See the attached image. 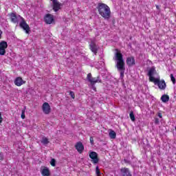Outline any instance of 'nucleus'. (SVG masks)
Listing matches in <instances>:
<instances>
[{
  "label": "nucleus",
  "mask_w": 176,
  "mask_h": 176,
  "mask_svg": "<svg viewBox=\"0 0 176 176\" xmlns=\"http://www.w3.org/2000/svg\"><path fill=\"white\" fill-rule=\"evenodd\" d=\"M115 56L113 57L114 61H116V68H117L118 72L120 74V79L124 78V71H126V63H124V59H123V54L122 52L116 50Z\"/></svg>",
  "instance_id": "f257e3e1"
},
{
  "label": "nucleus",
  "mask_w": 176,
  "mask_h": 176,
  "mask_svg": "<svg viewBox=\"0 0 176 176\" xmlns=\"http://www.w3.org/2000/svg\"><path fill=\"white\" fill-rule=\"evenodd\" d=\"M99 14H100L105 20H109L111 19V8L102 3H99L96 7Z\"/></svg>",
  "instance_id": "f03ea898"
},
{
  "label": "nucleus",
  "mask_w": 176,
  "mask_h": 176,
  "mask_svg": "<svg viewBox=\"0 0 176 176\" xmlns=\"http://www.w3.org/2000/svg\"><path fill=\"white\" fill-rule=\"evenodd\" d=\"M8 16L10 19V21L12 23H14V24H16V25H19L21 27V28H23V17L20 15L16 14V13H10L8 14Z\"/></svg>",
  "instance_id": "7ed1b4c3"
},
{
  "label": "nucleus",
  "mask_w": 176,
  "mask_h": 176,
  "mask_svg": "<svg viewBox=\"0 0 176 176\" xmlns=\"http://www.w3.org/2000/svg\"><path fill=\"white\" fill-rule=\"evenodd\" d=\"M87 79L91 84L93 90H96V86H94L96 83H102V80L100 79V76H98L97 78H93V76H91V73L87 74Z\"/></svg>",
  "instance_id": "20e7f679"
},
{
  "label": "nucleus",
  "mask_w": 176,
  "mask_h": 176,
  "mask_svg": "<svg viewBox=\"0 0 176 176\" xmlns=\"http://www.w3.org/2000/svg\"><path fill=\"white\" fill-rule=\"evenodd\" d=\"M153 82L155 85H157L160 90H166V87H167V85H166V81H164V80H160V78L158 77L155 80V81H153Z\"/></svg>",
  "instance_id": "39448f33"
},
{
  "label": "nucleus",
  "mask_w": 176,
  "mask_h": 176,
  "mask_svg": "<svg viewBox=\"0 0 176 176\" xmlns=\"http://www.w3.org/2000/svg\"><path fill=\"white\" fill-rule=\"evenodd\" d=\"M155 74H156V67H155V66H153L150 68L147 74L148 76L149 77L150 82H155L156 78L153 77V75H155Z\"/></svg>",
  "instance_id": "423d86ee"
},
{
  "label": "nucleus",
  "mask_w": 176,
  "mask_h": 176,
  "mask_svg": "<svg viewBox=\"0 0 176 176\" xmlns=\"http://www.w3.org/2000/svg\"><path fill=\"white\" fill-rule=\"evenodd\" d=\"M89 157L94 164H97V163L100 162V159H98V153H96V151H91L89 153Z\"/></svg>",
  "instance_id": "0eeeda50"
},
{
  "label": "nucleus",
  "mask_w": 176,
  "mask_h": 176,
  "mask_svg": "<svg viewBox=\"0 0 176 176\" xmlns=\"http://www.w3.org/2000/svg\"><path fill=\"white\" fill-rule=\"evenodd\" d=\"M52 2V9L54 12H57L61 9V7L63 6V3L58 2V0H50Z\"/></svg>",
  "instance_id": "6e6552de"
},
{
  "label": "nucleus",
  "mask_w": 176,
  "mask_h": 176,
  "mask_svg": "<svg viewBox=\"0 0 176 176\" xmlns=\"http://www.w3.org/2000/svg\"><path fill=\"white\" fill-rule=\"evenodd\" d=\"M89 49L95 54V56H97V53L98 52V45L96 44V42L94 41H91V43L89 44Z\"/></svg>",
  "instance_id": "1a4fd4ad"
},
{
  "label": "nucleus",
  "mask_w": 176,
  "mask_h": 176,
  "mask_svg": "<svg viewBox=\"0 0 176 176\" xmlns=\"http://www.w3.org/2000/svg\"><path fill=\"white\" fill-rule=\"evenodd\" d=\"M7 48H8V43H6V41H1L0 43V55L1 56H5Z\"/></svg>",
  "instance_id": "9d476101"
},
{
  "label": "nucleus",
  "mask_w": 176,
  "mask_h": 176,
  "mask_svg": "<svg viewBox=\"0 0 176 176\" xmlns=\"http://www.w3.org/2000/svg\"><path fill=\"white\" fill-rule=\"evenodd\" d=\"M43 112L45 115H49L52 109L50 108V104H49L47 102H44L42 106Z\"/></svg>",
  "instance_id": "9b49d317"
},
{
  "label": "nucleus",
  "mask_w": 176,
  "mask_h": 176,
  "mask_svg": "<svg viewBox=\"0 0 176 176\" xmlns=\"http://www.w3.org/2000/svg\"><path fill=\"white\" fill-rule=\"evenodd\" d=\"M44 21L46 24H52L54 21V18L52 14H47L44 16Z\"/></svg>",
  "instance_id": "f8f14e48"
},
{
  "label": "nucleus",
  "mask_w": 176,
  "mask_h": 176,
  "mask_svg": "<svg viewBox=\"0 0 176 176\" xmlns=\"http://www.w3.org/2000/svg\"><path fill=\"white\" fill-rule=\"evenodd\" d=\"M23 30L28 35L31 34V28H30V25L27 24V22L24 19H23Z\"/></svg>",
  "instance_id": "ddd939ff"
},
{
  "label": "nucleus",
  "mask_w": 176,
  "mask_h": 176,
  "mask_svg": "<svg viewBox=\"0 0 176 176\" xmlns=\"http://www.w3.org/2000/svg\"><path fill=\"white\" fill-rule=\"evenodd\" d=\"M75 148L78 153H82L85 151V146H83L82 142H78L75 145Z\"/></svg>",
  "instance_id": "4468645a"
},
{
  "label": "nucleus",
  "mask_w": 176,
  "mask_h": 176,
  "mask_svg": "<svg viewBox=\"0 0 176 176\" xmlns=\"http://www.w3.org/2000/svg\"><path fill=\"white\" fill-rule=\"evenodd\" d=\"M126 65L128 67H133V65H135V59L133 56L126 58Z\"/></svg>",
  "instance_id": "2eb2a0df"
},
{
  "label": "nucleus",
  "mask_w": 176,
  "mask_h": 176,
  "mask_svg": "<svg viewBox=\"0 0 176 176\" xmlns=\"http://www.w3.org/2000/svg\"><path fill=\"white\" fill-rule=\"evenodd\" d=\"M41 173L43 176H50V170L47 166L41 167Z\"/></svg>",
  "instance_id": "dca6fc26"
},
{
  "label": "nucleus",
  "mask_w": 176,
  "mask_h": 176,
  "mask_svg": "<svg viewBox=\"0 0 176 176\" xmlns=\"http://www.w3.org/2000/svg\"><path fill=\"white\" fill-rule=\"evenodd\" d=\"M122 176H133L131 175V173L130 172V170L127 168H122L120 170Z\"/></svg>",
  "instance_id": "f3484780"
},
{
  "label": "nucleus",
  "mask_w": 176,
  "mask_h": 176,
  "mask_svg": "<svg viewBox=\"0 0 176 176\" xmlns=\"http://www.w3.org/2000/svg\"><path fill=\"white\" fill-rule=\"evenodd\" d=\"M161 101H162V102H168V101H170V96H168V95L167 94H164L161 97Z\"/></svg>",
  "instance_id": "a211bd4d"
},
{
  "label": "nucleus",
  "mask_w": 176,
  "mask_h": 176,
  "mask_svg": "<svg viewBox=\"0 0 176 176\" xmlns=\"http://www.w3.org/2000/svg\"><path fill=\"white\" fill-rule=\"evenodd\" d=\"M14 83L16 86H21V85H23V78L21 77L16 78L14 80Z\"/></svg>",
  "instance_id": "6ab92c4d"
},
{
  "label": "nucleus",
  "mask_w": 176,
  "mask_h": 176,
  "mask_svg": "<svg viewBox=\"0 0 176 176\" xmlns=\"http://www.w3.org/2000/svg\"><path fill=\"white\" fill-rule=\"evenodd\" d=\"M109 135L111 140H115L116 138V132L115 131L111 129L110 132L109 133Z\"/></svg>",
  "instance_id": "aec40b11"
},
{
  "label": "nucleus",
  "mask_w": 176,
  "mask_h": 176,
  "mask_svg": "<svg viewBox=\"0 0 176 176\" xmlns=\"http://www.w3.org/2000/svg\"><path fill=\"white\" fill-rule=\"evenodd\" d=\"M49 139L47 138L43 137L41 140V144H43V145H47L49 144Z\"/></svg>",
  "instance_id": "412c9836"
},
{
  "label": "nucleus",
  "mask_w": 176,
  "mask_h": 176,
  "mask_svg": "<svg viewBox=\"0 0 176 176\" xmlns=\"http://www.w3.org/2000/svg\"><path fill=\"white\" fill-rule=\"evenodd\" d=\"M129 118L132 122H135V116H134V112L131 111L129 113Z\"/></svg>",
  "instance_id": "4be33fe9"
},
{
  "label": "nucleus",
  "mask_w": 176,
  "mask_h": 176,
  "mask_svg": "<svg viewBox=\"0 0 176 176\" xmlns=\"http://www.w3.org/2000/svg\"><path fill=\"white\" fill-rule=\"evenodd\" d=\"M50 164L52 167H56V160L54 158L51 160Z\"/></svg>",
  "instance_id": "5701e85b"
},
{
  "label": "nucleus",
  "mask_w": 176,
  "mask_h": 176,
  "mask_svg": "<svg viewBox=\"0 0 176 176\" xmlns=\"http://www.w3.org/2000/svg\"><path fill=\"white\" fill-rule=\"evenodd\" d=\"M170 80H172L173 84L175 85V77H174L173 74H170Z\"/></svg>",
  "instance_id": "b1692460"
},
{
  "label": "nucleus",
  "mask_w": 176,
  "mask_h": 176,
  "mask_svg": "<svg viewBox=\"0 0 176 176\" xmlns=\"http://www.w3.org/2000/svg\"><path fill=\"white\" fill-rule=\"evenodd\" d=\"M69 96L73 98V100H75V93L72 91H69Z\"/></svg>",
  "instance_id": "393cba45"
},
{
  "label": "nucleus",
  "mask_w": 176,
  "mask_h": 176,
  "mask_svg": "<svg viewBox=\"0 0 176 176\" xmlns=\"http://www.w3.org/2000/svg\"><path fill=\"white\" fill-rule=\"evenodd\" d=\"M89 141H90L91 145H94V138H93V136H91L89 138Z\"/></svg>",
  "instance_id": "a878e982"
},
{
  "label": "nucleus",
  "mask_w": 176,
  "mask_h": 176,
  "mask_svg": "<svg viewBox=\"0 0 176 176\" xmlns=\"http://www.w3.org/2000/svg\"><path fill=\"white\" fill-rule=\"evenodd\" d=\"M23 127H28V126H30V120L26 121V123L23 122Z\"/></svg>",
  "instance_id": "bb28decb"
},
{
  "label": "nucleus",
  "mask_w": 176,
  "mask_h": 176,
  "mask_svg": "<svg viewBox=\"0 0 176 176\" xmlns=\"http://www.w3.org/2000/svg\"><path fill=\"white\" fill-rule=\"evenodd\" d=\"M96 175H101V172H100V168H98V166H96Z\"/></svg>",
  "instance_id": "cd10ccee"
},
{
  "label": "nucleus",
  "mask_w": 176,
  "mask_h": 176,
  "mask_svg": "<svg viewBox=\"0 0 176 176\" xmlns=\"http://www.w3.org/2000/svg\"><path fill=\"white\" fill-rule=\"evenodd\" d=\"M160 123V121L159 120V118H155V124H159Z\"/></svg>",
  "instance_id": "c85d7f7f"
},
{
  "label": "nucleus",
  "mask_w": 176,
  "mask_h": 176,
  "mask_svg": "<svg viewBox=\"0 0 176 176\" xmlns=\"http://www.w3.org/2000/svg\"><path fill=\"white\" fill-rule=\"evenodd\" d=\"M124 163H127L128 164H131V162H130V160H127V159H124Z\"/></svg>",
  "instance_id": "c756f323"
},
{
  "label": "nucleus",
  "mask_w": 176,
  "mask_h": 176,
  "mask_svg": "<svg viewBox=\"0 0 176 176\" xmlns=\"http://www.w3.org/2000/svg\"><path fill=\"white\" fill-rule=\"evenodd\" d=\"M157 116L160 117V119H162V118H163V116L162 115V113H158Z\"/></svg>",
  "instance_id": "7c9ffc66"
},
{
  "label": "nucleus",
  "mask_w": 176,
  "mask_h": 176,
  "mask_svg": "<svg viewBox=\"0 0 176 176\" xmlns=\"http://www.w3.org/2000/svg\"><path fill=\"white\" fill-rule=\"evenodd\" d=\"M3 160V155H2V153H0V160Z\"/></svg>",
  "instance_id": "2f4dec72"
},
{
  "label": "nucleus",
  "mask_w": 176,
  "mask_h": 176,
  "mask_svg": "<svg viewBox=\"0 0 176 176\" xmlns=\"http://www.w3.org/2000/svg\"><path fill=\"white\" fill-rule=\"evenodd\" d=\"M2 120H3L2 116H1V113H0V124L2 123Z\"/></svg>",
  "instance_id": "473e14b6"
},
{
  "label": "nucleus",
  "mask_w": 176,
  "mask_h": 176,
  "mask_svg": "<svg viewBox=\"0 0 176 176\" xmlns=\"http://www.w3.org/2000/svg\"><path fill=\"white\" fill-rule=\"evenodd\" d=\"M128 46H129V47L130 49H133V47L131 46V43H129L128 44Z\"/></svg>",
  "instance_id": "72a5a7b5"
},
{
  "label": "nucleus",
  "mask_w": 176,
  "mask_h": 176,
  "mask_svg": "<svg viewBox=\"0 0 176 176\" xmlns=\"http://www.w3.org/2000/svg\"><path fill=\"white\" fill-rule=\"evenodd\" d=\"M24 111H23V119H25V114L24 113Z\"/></svg>",
  "instance_id": "f704fd0d"
},
{
  "label": "nucleus",
  "mask_w": 176,
  "mask_h": 176,
  "mask_svg": "<svg viewBox=\"0 0 176 176\" xmlns=\"http://www.w3.org/2000/svg\"><path fill=\"white\" fill-rule=\"evenodd\" d=\"M156 8L157 9V10H160V6L156 5Z\"/></svg>",
  "instance_id": "c9c22d12"
},
{
  "label": "nucleus",
  "mask_w": 176,
  "mask_h": 176,
  "mask_svg": "<svg viewBox=\"0 0 176 176\" xmlns=\"http://www.w3.org/2000/svg\"><path fill=\"white\" fill-rule=\"evenodd\" d=\"M1 36H2V31L0 30V39H1Z\"/></svg>",
  "instance_id": "e433bc0d"
},
{
  "label": "nucleus",
  "mask_w": 176,
  "mask_h": 176,
  "mask_svg": "<svg viewBox=\"0 0 176 176\" xmlns=\"http://www.w3.org/2000/svg\"><path fill=\"white\" fill-rule=\"evenodd\" d=\"M21 118L23 119V113L21 114Z\"/></svg>",
  "instance_id": "4c0bfd02"
},
{
  "label": "nucleus",
  "mask_w": 176,
  "mask_h": 176,
  "mask_svg": "<svg viewBox=\"0 0 176 176\" xmlns=\"http://www.w3.org/2000/svg\"><path fill=\"white\" fill-rule=\"evenodd\" d=\"M24 83H25V81L23 80V84L24 85Z\"/></svg>",
  "instance_id": "58836bf2"
}]
</instances>
